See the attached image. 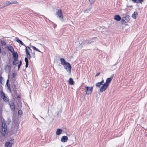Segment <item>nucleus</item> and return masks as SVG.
Masks as SVG:
<instances>
[{
    "mask_svg": "<svg viewBox=\"0 0 147 147\" xmlns=\"http://www.w3.org/2000/svg\"><path fill=\"white\" fill-rule=\"evenodd\" d=\"M0 96L5 102H7L9 101V99L7 96L2 90L0 91Z\"/></svg>",
    "mask_w": 147,
    "mask_h": 147,
    "instance_id": "nucleus-1",
    "label": "nucleus"
},
{
    "mask_svg": "<svg viewBox=\"0 0 147 147\" xmlns=\"http://www.w3.org/2000/svg\"><path fill=\"white\" fill-rule=\"evenodd\" d=\"M0 125L1 126V129H7V125L4 119L1 117H0Z\"/></svg>",
    "mask_w": 147,
    "mask_h": 147,
    "instance_id": "nucleus-2",
    "label": "nucleus"
},
{
    "mask_svg": "<svg viewBox=\"0 0 147 147\" xmlns=\"http://www.w3.org/2000/svg\"><path fill=\"white\" fill-rule=\"evenodd\" d=\"M18 2L16 1H7L6 2L4 3V5L1 7V8H3L5 7H6L8 6L9 5L11 4H18Z\"/></svg>",
    "mask_w": 147,
    "mask_h": 147,
    "instance_id": "nucleus-3",
    "label": "nucleus"
},
{
    "mask_svg": "<svg viewBox=\"0 0 147 147\" xmlns=\"http://www.w3.org/2000/svg\"><path fill=\"white\" fill-rule=\"evenodd\" d=\"M56 15L59 17V19L61 20H63V15L62 10L61 9H58L56 12Z\"/></svg>",
    "mask_w": 147,
    "mask_h": 147,
    "instance_id": "nucleus-4",
    "label": "nucleus"
},
{
    "mask_svg": "<svg viewBox=\"0 0 147 147\" xmlns=\"http://www.w3.org/2000/svg\"><path fill=\"white\" fill-rule=\"evenodd\" d=\"M85 90L86 91V93L87 94H91L92 92L93 89V87H88L87 86H85Z\"/></svg>",
    "mask_w": 147,
    "mask_h": 147,
    "instance_id": "nucleus-5",
    "label": "nucleus"
},
{
    "mask_svg": "<svg viewBox=\"0 0 147 147\" xmlns=\"http://www.w3.org/2000/svg\"><path fill=\"white\" fill-rule=\"evenodd\" d=\"M64 68L67 70V72H69V73H71V66L70 63L67 62L66 64L64 65Z\"/></svg>",
    "mask_w": 147,
    "mask_h": 147,
    "instance_id": "nucleus-6",
    "label": "nucleus"
},
{
    "mask_svg": "<svg viewBox=\"0 0 147 147\" xmlns=\"http://www.w3.org/2000/svg\"><path fill=\"white\" fill-rule=\"evenodd\" d=\"M32 51V49L29 47H26V55L27 57L30 59L31 57L30 53V51Z\"/></svg>",
    "mask_w": 147,
    "mask_h": 147,
    "instance_id": "nucleus-7",
    "label": "nucleus"
},
{
    "mask_svg": "<svg viewBox=\"0 0 147 147\" xmlns=\"http://www.w3.org/2000/svg\"><path fill=\"white\" fill-rule=\"evenodd\" d=\"M129 20V17L128 16L123 17L121 19V22L122 24L127 22Z\"/></svg>",
    "mask_w": 147,
    "mask_h": 147,
    "instance_id": "nucleus-8",
    "label": "nucleus"
},
{
    "mask_svg": "<svg viewBox=\"0 0 147 147\" xmlns=\"http://www.w3.org/2000/svg\"><path fill=\"white\" fill-rule=\"evenodd\" d=\"M14 142L13 140H11L9 142H7L5 143V146L6 147H10L12 145Z\"/></svg>",
    "mask_w": 147,
    "mask_h": 147,
    "instance_id": "nucleus-9",
    "label": "nucleus"
},
{
    "mask_svg": "<svg viewBox=\"0 0 147 147\" xmlns=\"http://www.w3.org/2000/svg\"><path fill=\"white\" fill-rule=\"evenodd\" d=\"M108 87V85H106L104 83V84H103V85L101 87V88L100 89V91L101 92H103Z\"/></svg>",
    "mask_w": 147,
    "mask_h": 147,
    "instance_id": "nucleus-10",
    "label": "nucleus"
},
{
    "mask_svg": "<svg viewBox=\"0 0 147 147\" xmlns=\"http://www.w3.org/2000/svg\"><path fill=\"white\" fill-rule=\"evenodd\" d=\"M92 11V8L90 7L88 9H86L84 10V13H90Z\"/></svg>",
    "mask_w": 147,
    "mask_h": 147,
    "instance_id": "nucleus-11",
    "label": "nucleus"
},
{
    "mask_svg": "<svg viewBox=\"0 0 147 147\" xmlns=\"http://www.w3.org/2000/svg\"><path fill=\"white\" fill-rule=\"evenodd\" d=\"M113 78V76H112L110 78H107L106 80V82L105 83V84L108 85L109 86V84L111 81L112 79Z\"/></svg>",
    "mask_w": 147,
    "mask_h": 147,
    "instance_id": "nucleus-12",
    "label": "nucleus"
},
{
    "mask_svg": "<svg viewBox=\"0 0 147 147\" xmlns=\"http://www.w3.org/2000/svg\"><path fill=\"white\" fill-rule=\"evenodd\" d=\"M94 39L93 38L90 39L88 40H87L85 41V44H89L94 42L95 41L94 40Z\"/></svg>",
    "mask_w": 147,
    "mask_h": 147,
    "instance_id": "nucleus-13",
    "label": "nucleus"
},
{
    "mask_svg": "<svg viewBox=\"0 0 147 147\" xmlns=\"http://www.w3.org/2000/svg\"><path fill=\"white\" fill-rule=\"evenodd\" d=\"M9 105L11 110L12 111L14 110L15 107V105L14 103L12 102L9 103Z\"/></svg>",
    "mask_w": 147,
    "mask_h": 147,
    "instance_id": "nucleus-14",
    "label": "nucleus"
},
{
    "mask_svg": "<svg viewBox=\"0 0 147 147\" xmlns=\"http://www.w3.org/2000/svg\"><path fill=\"white\" fill-rule=\"evenodd\" d=\"M68 138L67 136H63L61 139V141L62 142H65L68 140Z\"/></svg>",
    "mask_w": 147,
    "mask_h": 147,
    "instance_id": "nucleus-15",
    "label": "nucleus"
},
{
    "mask_svg": "<svg viewBox=\"0 0 147 147\" xmlns=\"http://www.w3.org/2000/svg\"><path fill=\"white\" fill-rule=\"evenodd\" d=\"M114 19L117 21H119L121 20V17L118 15H117L114 16Z\"/></svg>",
    "mask_w": 147,
    "mask_h": 147,
    "instance_id": "nucleus-16",
    "label": "nucleus"
},
{
    "mask_svg": "<svg viewBox=\"0 0 147 147\" xmlns=\"http://www.w3.org/2000/svg\"><path fill=\"white\" fill-rule=\"evenodd\" d=\"M60 61L61 62V64L63 65H65L67 62L66 61L65 59L63 58H61L60 59Z\"/></svg>",
    "mask_w": 147,
    "mask_h": 147,
    "instance_id": "nucleus-17",
    "label": "nucleus"
},
{
    "mask_svg": "<svg viewBox=\"0 0 147 147\" xmlns=\"http://www.w3.org/2000/svg\"><path fill=\"white\" fill-rule=\"evenodd\" d=\"M7 48L8 49L11 51V52H13L14 49L13 47L11 45H9L7 46Z\"/></svg>",
    "mask_w": 147,
    "mask_h": 147,
    "instance_id": "nucleus-18",
    "label": "nucleus"
},
{
    "mask_svg": "<svg viewBox=\"0 0 147 147\" xmlns=\"http://www.w3.org/2000/svg\"><path fill=\"white\" fill-rule=\"evenodd\" d=\"M69 84L71 85H73L74 83V81H73L72 78H69Z\"/></svg>",
    "mask_w": 147,
    "mask_h": 147,
    "instance_id": "nucleus-19",
    "label": "nucleus"
},
{
    "mask_svg": "<svg viewBox=\"0 0 147 147\" xmlns=\"http://www.w3.org/2000/svg\"><path fill=\"white\" fill-rule=\"evenodd\" d=\"M62 132V129H57L56 133L57 135H59Z\"/></svg>",
    "mask_w": 147,
    "mask_h": 147,
    "instance_id": "nucleus-20",
    "label": "nucleus"
},
{
    "mask_svg": "<svg viewBox=\"0 0 147 147\" xmlns=\"http://www.w3.org/2000/svg\"><path fill=\"white\" fill-rule=\"evenodd\" d=\"M18 63V58H15L14 59L13 62V65H16Z\"/></svg>",
    "mask_w": 147,
    "mask_h": 147,
    "instance_id": "nucleus-21",
    "label": "nucleus"
},
{
    "mask_svg": "<svg viewBox=\"0 0 147 147\" xmlns=\"http://www.w3.org/2000/svg\"><path fill=\"white\" fill-rule=\"evenodd\" d=\"M138 15V13L137 12H134L132 15V17L134 19L136 18V15Z\"/></svg>",
    "mask_w": 147,
    "mask_h": 147,
    "instance_id": "nucleus-22",
    "label": "nucleus"
},
{
    "mask_svg": "<svg viewBox=\"0 0 147 147\" xmlns=\"http://www.w3.org/2000/svg\"><path fill=\"white\" fill-rule=\"evenodd\" d=\"M13 57L15 58H18V55L16 52H14L13 54Z\"/></svg>",
    "mask_w": 147,
    "mask_h": 147,
    "instance_id": "nucleus-23",
    "label": "nucleus"
},
{
    "mask_svg": "<svg viewBox=\"0 0 147 147\" xmlns=\"http://www.w3.org/2000/svg\"><path fill=\"white\" fill-rule=\"evenodd\" d=\"M2 130L1 134L3 136H4L5 134L7 131V129H3H3H1Z\"/></svg>",
    "mask_w": 147,
    "mask_h": 147,
    "instance_id": "nucleus-24",
    "label": "nucleus"
},
{
    "mask_svg": "<svg viewBox=\"0 0 147 147\" xmlns=\"http://www.w3.org/2000/svg\"><path fill=\"white\" fill-rule=\"evenodd\" d=\"M31 47L33 49L36 50V51L39 52L40 53H42L38 49H37L35 46H32Z\"/></svg>",
    "mask_w": 147,
    "mask_h": 147,
    "instance_id": "nucleus-25",
    "label": "nucleus"
},
{
    "mask_svg": "<svg viewBox=\"0 0 147 147\" xmlns=\"http://www.w3.org/2000/svg\"><path fill=\"white\" fill-rule=\"evenodd\" d=\"M144 0H136V3H140L142 4V3L144 1Z\"/></svg>",
    "mask_w": 147,
    "mask_h": 147,
    "instance_id": "nucleus-26",
    "label": "nucleus"
},
{
    "mask_svg": "<svg viewBox=\"0 0 147 147\" xmlns=\"http://www.w3.org/2000/svg\"><path fill=\"white\" fill-rule=\"evenodd\" d=\"M6 71H7L8 72L10 71L11 70L10 67L9 65H7L6 67Z\"/></svg>",
    "mask_w": 147,
    "mask_h": 147,
    "instance_id": "nucleus-27",
    "label": "nucleus"
},
{
    "mask_svg": "<svg viewBox=\"0 0 147 147\" xmlns=\"http://www.w3.org/2000/svg\"><path fill=\"white\" fill-rule=\"evenodd\" d=\"M102 84H101V83H100V82H99L97 83H96V86H98V87H100V86L102 85Z\"/></svg>",
    "mask_w": 147,
    "mask_h": 147,
    "instance_id": "nucleus-28",
    "label": "nucleus"
},
{
    "mask_svg": "<svg viewBox=\"0 0 147 147\" xmlns=\"http://www.w3.org/2000/svg\"><path fill=\"white\" fill-rule=\"evenodd\" d=\"M15 39L16 40V41L18 42V43L20 42V40L18 39V38L17 37H16L15 38Z\"/></svg>",
    "mask_w": 147,
    "mask_h": 147,
    "instance_id": "nucleus-29",
    "label": "nucleus"
},
{
    "mask_svg": "<svg viewBox=\"0 0 147 147\" xmlns=\"http://www.w3.org/2000/svg\"><path fill=\"white\" fill-rule=\"evenodd\" d=\"M91 4H93L95 0H89Z\"/></svg>",
    "mask_w": 147,
    "mask_h": 147,
    "instance_id": "nucleus-30",
    "label": "nucleus"
},
{
    "mask_svg": "<svg viewBox=\"0 0 147 147\" xmlns=\"http://www.w3.org/2000/svg\"><path fill=\"white\" fill-rule=\"evenodd\" d=\"M18 114L19 115H21L22 114V111L21 110H19L18 111Z\"/></svg>",
    "mask_w": 147,
    "mask_h": 147,
    "instance_id": "nucleus-31",
    "label": "nucleus"
},
{
    "mask_svg": "<svg viewBox=\"0 0 147 147\" xmlns=\"http://www.w3.org/2000/svg\"><path fill=\"white\" fill-rule=\"evenodd\" d=\"M25 61L26 63H28V58L26 57L25 58Z\"/></svg>",
    "mask_w": 147,
    "mask_h": 147,
    "instance_id": "nucleus-32",
    "label": "nucleus"
},
{
    "mask_svg": "<svg viewBox=\"0 0 147 147\" xmlns=\"http://www.w3.org/2000/svg\"><path fill=\"white\" fill-rule=\"evenodd\" d=\"M32 57L34 58L35 57V53L34 52L32 53Z\"/></svg>",
    "mask_w": 147,
    "mask_h": 147,
    "instance_id": "nucleus-33",
    "label": "nucleus"
},
{
    "mask_svg": "<svg viewBox=\"0 0 147 147\" xmlns=\"http://www.w3.org/2000/svg\"><path fill=\"white\" fill-rule=\"evenodd\" d=\"M16 75V74L15 73H13L12 74V76L13 78H15Z\"/></svg>",
    "mask_w": 147,
    "mask_h": 147,
    "instance_id": "nucleus-34",
    "label": "nucleus"
},
{
    "mask_svg": "<svg viewBox=\"0 0 147 147\" xmlns=\"http://www.w3.org/2000/svg\"><path fill=\"white\" fill-rule=\"evenodd\" d=\"M2 76H1L0 77V82L1 83L2 81Z\"/></svg>",
    "mask_w": 147,
    "mask_h": 147,
    "instance_id": "nucleus-35",
    "label": "nucleus"
},
{
    "mask_svg": "<svg viewBox=\"0 0 147 147\" xmlns=\"http://www.w3.org/2000/svg\"><path fill=\"white\" fill-rule=\"evenodd\" d=\"M2 45H6V43L5 42H2Z\"/></svg>",
    "mask_w": 147,
    "mask_h": 147,
    "instance_id": "nucleus-36",
    "label": "nucleus"
},
{
    "mask_svg": "<svg viewBox=\"0 0 147 147\" xmlns=\"http://www.w3.org/2000/svg\"><path fill=\"white\" fill-rule=\"evenodd\" d=\"M19 43H20V44H21L22 45H24V43L21 40L20 41V42Z\"/></svg>",
    "mask_w": 147,
    "mask_h": 147,
    "instance_id": "nucleus-37",
    "label": "nucleus"
},
{
    "mask_svg": "<svg viewBox=\"0 0 147 147\" xmlns=\"http://www.w3.org/2000/svg\"><path fill=\"white\" fill-rule=\"evenodd\" d=\"M21 65H20V64H18V70H19Z\"/></svg>",
    "mask_w": 147,
    "mask_h": 147,
    "instance_id": "nucleus-38",
    "label": "nucleus"
},
{
    "mask_svg": "<svg viewBox=\"0 0 147 147\" xmlns=\"http://www.w3.org/2000/svg\"><path fill=\"white\" fill-rule=\"evenodd\" d=\"M100 72H99V73H97L96 74V76H98L100 75Z\"/></svg>",
    "mask_w": 147,
    "mask_h": 147,
    "instance_id": "nucleus-39",
    "label": "nucleus"
},
{
    "mask_svg": "<svg viewBox=\"0 0 147 147\" xmlns=\"http://www.w3.org/2000/svg\"><path fill=\"white\" fill-rule=\"evenodd\" d=\"M28 63H26V65H25L26 67H28Z\"/></svg>",
    "mask_w": 147,
    "mask_h": 147,
    "instance_id": "nucleus-40",
    "label": "nucleus"
},
{
    "mask_svg": "<svg viewBox=\"0 0 147 147\" xmlns=\"http://www.w3.org/2000/svg\"><path fill=\"white\" fill-rule=\"evenodd\" d=\"M7 87L9 89V90L10 92L11 91V88H10V86H8V87Z\"/></svg>",
    "mask_w": 147,
    "mask_h": 147,
    "instance_id": "nucleus-41",
    "label": "nucleus"
},
{
    "mask_svg": "<svg viewBox=\"0 0 147 147\" xmlns=\"http://www.w3.org/2000/svg\"><path fill=\"white\" fill-rule=\"evenodd\" d=\"M131 1H132L133 2V3H136V0H131Z\"/></svg>",
    "mask_w": 147,
    "mask_h": 147,
    "instance_id": "nucleus-42",
    "label": "nucleus"
},
{
    "mask_svg": "<svg viewBox=\"0 0 147 147\" xmlns=\"http://www.w3.org/2000/svg\"><path fill=\"white\" fill-rule=\"evenodd\" d=\"M100 83H101V84H102V83H104V81L103 80H102L101 82H100Z\"/></svg>",
    "mask_w": 147,
    "mask_h": 147,
    "instance_id": "nucleus-43",
    "label": "nucleus"
},
{
    "mask_svg": "<svg viewBox=\"0 0 147 147\" xmlns=\"http://www.w3.org/2000/svg\"><path fill=\"white\" fill-rule=\"evenodd\" d=\"M6 85H7V87H8L9 85L8 84V83L6 82Z\"/></svg>",
    "mask_w": 147,
    "mask_h": 147,
    "instance_id": "nucleus-44",
    "label": "nucleus"
},
{
    "mask_svg": "<svg viewBox=\"0 0 147 147\" xmlns=\"http://www.w3.org/2000/svg\"><path fill=\"white\" fill-rule=\"evenodd\" d=\"M19 64H20V65H21L22 64V61L21 60H20V63Z\"/></svg>",
    "mask_w": 147,
    "mask_h": 147,
    "instance_id": "nucleus-45",
    "label": "nucleus"
},
{
    "mask_svg": "<svg viewBox=\"0 0 147 147\" xmlns=\"http://www.w3.org/2000/svg\"><path fill=\"white\" fill-rule=\"evenodd\" d=\"M1 48H0V53H1Z\"/></svg>",
    "mask_w": 147,
    "mask_h": 147,
    "instance_id": "nucleus-46",
    "label": "nucleus"
},
{
    "mask_svg": "<svg viewBox=\"0 0 147 147\" xmlns=\"http://www.w3.org/2000/svg\"><path fill=\"white\" fill-rule=\"evenodd\" d=\"M8 82H9V80H8H8H7V81L6 82H7V83H8Z\"/></svg>",
    "mask_w": 147,
    "mask_h": 147,
    "instance_id": "nucleus-47",
    "label": "nucleus"
}]
</instances>
